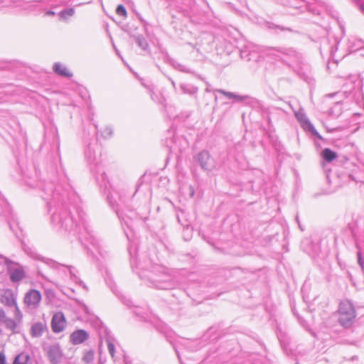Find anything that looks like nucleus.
Here are the masks:
<instances>
[{
    "label": "nucleus",
    "instance_id": "obj_6",
    "mask_svg": "<svg viewBox=\"0 0 364 364\" xmlns=\"http://www.w3.org/2000/svg\"><path fill=\"white\" fill-rule=\"evenodd\" d=\"M196 160L203 170L211 171L215 167L214 160L211 158L208 151L203 150L200 151L197 155Z\"/></svg>",
    "mask_w": 364,
    "mask_h": 364
},
{
    "label": "nucleus",
    "instance_id": "obj_7",
    "mask_svg": "<svg viewBox=\"0 0 364 364\" xmlns=\"http://www.w3.org/2000/svg\"><path fill=\"white\" fill-rule=\"evenodd\" d=\"M67 321L63 312L54 314L51 320V328L54 333L62 332L66 327Z\"/></svg>",
    "mask_w": 364,
    "mask_h": 364
},
{
    "label": "nucleus",
    "instance_id": "obj_28",
    "mask_svg": "<svg viewBox=\"0 0 364 364\" xmlns=\"http://www.w3.org/2000/svg\"><path fill=\"white\" fill-rule=\"evenodd\" d=\"M67 267L69 269V272H70V274L71 279L77 282V280H78V278H77V277L75 274V268L73 267H72V266H68Z\"/></svg>",
    "mask_w": 364,
    "mask_h": 364
},
{
    "label": "nucleus",
    "instance_id": "obj_32",
    "mask_svg": "<svg viewBox=\"0 0 364 364\" xmlns=\"http://www.w3.org/2000/svg\"><path fill=\"white\" fill-rule=\"evenodd\" d=\"M83 215L84 214H81V213H79V220L81 221L82 224L84 225V218H83Z\"/></svg>",
    "mask_w": 364,
    "mask_h": 364
},
{
    "label": "nucleus",
    "instance_id": "obj_40",
    "mask_svg": "<svg viewBox=\"0 0 364 364\" xmlns=\"http://www.w3.org/2000/svg\"><path fill=\"white\" fill-rule=\"evenodd\" d=\"M171 83H172V85H173V87H175V82H174V81L171 80Z\"/></svg>",
    "mask_w": 364,
    "mask_h": 364
},
{
    "label": "nucleus",
    "instance_id": "obj_17",
    "mask_svg": "<svg viewBox=\"0 0 364 364\" xmlns=\"http://www.w3.org/2000/svg\"><path fill=\"white\" fill-rule=\"evenodd\" d=\"M137 46L144 50L149 48V44L142 35H134L132 36Z\"/></svg>",
    "mask_w": 364,
    "mask_h": 364
},
{
    "label": "nucleus",
    "instance_id": "obj_26",
    "mask_svg": "<svg viewBox=\"0 0 364 364\" xmlns=\"http://www.w3.org/2000/svg\"><path fill=\"white\" fill-rule=\"evenodd\" d=\"M107 344V348L109 354L112 357H114V353H115V347L114 345L112 343V342L109 339L106 340Z\"/></svg>",
    "mask_w": 364,
    "mask_h": 364
},
{
    "label": "nucleus",
    "instance_id": "obj_30",
    "mask_svg": "<svg viewBox=\"0 0 364 364\" xmlns=\"http://www.w3.org/2000/svg\"><path fill=\"white\" fill-rule=\"evenodd\" d=\"M0 364H7L4 352H0Z\"/></svg>",
    "mask_w": 364,
    "mask_h": 364
},
{
    "label": "nucleus",
    "instance_id": "obj_9",
    "mask_svg": "<svg viewBox=\"0 0 364 364\" xmlns=\"http://www.w3.org/2000/svg\"><path fill=\"white\" fill-rule=\"evenodd\" d=\"M0 302L8 307H14L17 304L16 296L11 289H6L1 294Z\"/></svg>",
    "mask_w": 364,
    "mask_h": 364
},
{
    "label": "nucleus",
    "instance_id": "obj_1",
    "mask_svg": "<svg viewBox=\"0 0 364 364\" xmlns=\"http://www.w3.org/2000/svg\"><path fill=\"white\" fill-rule=\"evenodd\" d=\"M338 322L344 328H350L356 317V311L353 304L345 300L341 301L338 308Z\"/></svg>",
    "mask_w": 364,
    "mask_h": 364
},
{
    "label": "nucleus",
    "instance_id": "obj_41",
    "mask_svg": "<svg viewBox=\"0 0 364 364\" xmlns=\"http://www.w3.org/2000/svg\"><path fill=\"white\" fill-rule=\"evenodd\" d=\"M296 219L297 222L299 223L298 216L296 217Z\"/></svg>",
    "mask_w": 364,
    "mask_h": 364
},
{
    "label": "nucleus",
    "instance_id": "obj_18",
    "mask_svg": "<svg viewBox=\"0 0 364 364\" xmlns=\"http://www.w3.org/2000/svg\"><path fill=\"white\" fill-rule=\"evenodd\" d=\"M321 156L327 162H331L337 157L336 153L328 148H326L322 151Z\"/></svg>",
    "mask_w": 364,
    "mask_h": 364
},
{
    "label": "nucleus",
    "instance_id": "obj_36",
    "mask_svg": "<svg viewBox=\"0 0 364 364\" xmlns=\"http://www.w3.org/2000/svg\"><path fill=\"white\" fill-rule=\"evenodd\" d=\"M290 6L292 7H295V8H299V7L301 6V5L294 4H291Z\"/></svg>",
    "mask_w": 364,
    "mask_h": 364
},
{
    "label": "nucleus",
    "instance_id": "obj_5",
    "mask_svg": "<svg viewBox=\"0 0 364 364\" xmlns=\"http://www.w3.org/2000/svg\"><path fill=\"white\" fill-rule=\"evenodd\" d=\"M41 300V294L39 291L36 289H31L25 294L23 302L25 305L31 309H36Z\"/></svg>",
    "mask_w": 364,
    "mask_h": 364
},
{
    "label": "nucleus",
    "instance_id": "obj_27",
    "mask_svg": "<svg viewBox=\"0 0 364 364\" xmlns=\"http://www.w3.org/2000/svg\"><path fill=\"white\" fill-rule=\"evenodd\" d=\"M85 156L90 163H92L95 160V156L92 155L91 148L90 146L85 151Z\"/></svg>",
    "mask_w": 364,
    "mask_h": 364
},
{
    "label": "nucleus",
    "instance_id": "obj_38",
    "mask_svg": "<svg viewBox=\"0 0 364 364\" xmlns=\"http://www.w3.org/2000/svg\"><path fill=\"white\" fill-rule=\"evenodd\" d=\"M95 126V132L97 133L98 132V126L97 124H94Z\"/></svg>",
    "mask_w": 364,
    "mask_h": 364
},
{
    "label": "nucleus",
    "instance_id": "obj_11",
    "mask_svg": "<svg viewBox=\"0 0 364 364\" xmlns=\"http://www.w3.org/2000/svg\"><path fill=\"white\" fill-rule=\"evenodd\" d=\"M89 333L82 329L77 330L70 334V340L73 345L81 344L89 338Z\"/></svg>",
    "mask_w": 364,
    "mask_h": 364
},
{
    "label": "nucleus",
    "instance_id": "obj_10",
    "mask_svg": "<svg viewBox=\"0 0 364 364\" xmlns=\"http://www.w3.org/2000/svg\"><path fill=\"white\" fill-rule=\"evenodd\" d=\"M62 351L59 345H53L49 346L48 350V356L52 364H58L62 358Z\"/></svg>",
    "mask_w": 364,
    "mask_h": 364
},
{
    "label": "nucleus",
    "instance_id": "obj_2",
    "mask_svg": "<svg viewBox=\"0 0 364 364\" xmlns=\"http://www.w3.org/2000/svg\"><path fill=\"white\" fill-rule=\"evenodd\" d=\"M0 257L4 259V264L6 266L7 273L12 283L18 284L26 277L27 267L26 266L7 257Z\"/></svg>",
    "mask_w": 364,
    "mask_h": 364
},
{
    "label": "nucleus",
    "instance_id": "obj_22",
    "mask_svg": "<svg viewBox=\"0 0 364 364\" xmlns=\"http://www.w3.org/2000/svg\"><path fill=\"white\" fill-rule=\"evenodd\" d=\"M94 355H95L94 351L92 350L85 352L82 357L83 362L85 363H92L94 360Z\"/></svg>",
    "mask_w": 364,
    "mask_h": 364
},
{
    "label": "nucleus",
    "instance_id": "obj_8",
    "mask_svg": "<svg viewBox=\"0 0 364 364\" xmlns=\"http://www.w3.org/2000/svg\"><path fill=\"white\" fill-rule=\"evenodd\" d=\"M52 221L53 223L58 221L60 227L65 228L66 230H73L74 224L75 226L80 225V221L77 222L75 218H73V217H68L63 219L60 215L57 214L52 216Z\"/></svg>",
    "mask_w": 364,
    "mask_h": 364
},
{
    "label": "nucleus",
    "instance_id": "obj_21",
    "mask_svg": "<svg viewBox=\"0 0 364 364\" xmlns=\"http://www.w3.org/2000/svg\"><path fill=\"white\" fill-rule=\"evenodd\" d=\"M30 256L35 259H37V260H41L43 262H45L48 264H55V265H61L63 266V264H55L54 262L48 259H46L44 257H43L42 256L38 255L37 253H35V252H31L30 254Z\"/></svg>",
    "mask_w": 364,
    "mask_h": 364
},
{
    "label": "nucleus",
    "instance_id": "obj_16",
    "mask_svg": "<svg viewBox=\"0 0 364 364\" xmlns=\"http://www.w3.org/2000/svg\"><path fill=\"white\" fill-rule=\"evenodd\" d=\"M31 358L26 353H21L14 358L13 364H31Z\"/></svg>",
    "mask_w": 364,
    "mask_h": 364
},
{
    "label": "nucleus",
    "instance_id": "obj_31",
    "mask_svg": "<svg viewBox=\"0 0 364 364\" xmlns=\"http://www.w3.org/2000/svg\"><path fill=\"white\" fill-rule=\"evenodd\" d=\"M358 263L363 267V262H362V259H361L360 252H358Z\"/></svg>",
    "mask_w": 364,
    "mask_h": 364
},
{
    "label": "nucleus",
    "instance_id": "obj_4",
    "mask_svg": "<svg viewBox=\"0 0 364 364\" xmlns=\"http://www.w3.org/2000/svg\"><path fill=\"white\" fill-rule=\"evenodd\" d=\"M151 282L156 288L159 289H169L175 287V283L168 274L161 276H152L150 277Z\"/></svg>",
    "mask_w": 364,
    "mask_h": 364
},
{
    "label": "nucleus",
    "instance_id": "obj_19",
    "mask_svg": "<svg viewBox=\"0 0 364 364\" xmlns=\"http://www.w3.org/2000/svg\"><path fill=\"white\" fill-rule=\"evenodd\" d=\"M1 323H4L8 329L15 331V329L17 327L18 322L15 319H12L7 317Z\"/></svg>",
    "mask_w": 364,
    "mask_h": 364
},
{
    "label": "nucleus",
    "instance_id": "obj_23",
    "mask_svg": "<svg viewBox=\"0 0 364 364\" xmlns=\"http://www.w3.org/2000/svg\"><path fill=\"white\" fill-rule=\"evenodd\" d=\"M14 317H15V320L19 323L22 320V317H23V315H22V313L21 311V310L19 309L18 306V304H16V306H14Z\"/></svg>",
    "mask_w": 364,
    "mask_h": 364
},
{
    "label": "nucleus",
    "instance_id": "obj_15",
    "mask_svg": "<svg viewBox=\"0 0 364 364\" xmlns=\"http://www.w3.org/2000/svg\"><path fill=\"white\" fill-rule=\"evenodd\" d=\"M217 92L221 93L229 99L234 100L235 102H242L247 98V96L237 95L233 92H227L222 89L215 90Z\"/></svg>",
    "mask_w": 364,
    "mask_h": 364
},
{
    "label": "nucleus",
    "instance_id": "obj_39",
    "mask_svg": "<svg viewBox=\"0 0 364 364\" xmlns=\"http://www.w3.org/2000/svg\"><path fill=\"white\" fill-rule=\"evenodd\" d=\"M178 69L181 70H183V66L178 65Z\"/></svg>",
    "mask_w": 364,
    "mask_h": 364
},
{
    "label": "nucleus",
    "instance_id": "obj_34",
    "mask_svg": "<svg viewBox=\"0 0 364 364\" xmlns=\"http://www.w3.org/2000/svg\"><path fill=\"white\" fill-rule=\"evenodd\" d=\"M46 15L54 16L55 15V12L53 11H48L46 12Z\"/></svg>",
    "mask_w": 364,
    "mask_h": 364
},
{
    "label": "nucleus",
    "instance_id": "obj_35",
    "mask_svg": "<svg viewBox=\"0 0 364 364\" xmlns=\"http://www.w3.org/2000/svg\"><path fill=\"white\" fill-rule=\"evenodd\" d=\"M26 183H27L28 186H31L32 188H34V187L38 186L37 184L36 185V184H32V183H28L27 181H26Z\"/></svg>",
    "mask_w": 364,
    "mask_h": 364
},
{
    "label": "nucleus",
    "instance_id": "obj_12",
    "mask_svg": "<svg viewBox=\"0 0 364 364\" xmlns=\"http://www.w3.org/2000/svg\"><path fill=\"white\" fill-rule=\"evenodd\" d=\"M297 119L301 122V125L304 129L308 130L314 135H317L318 133L315 129L314 125L310 122L309 119L303 114H296Z\"/></svg>",
    "mask_w": 364,
    "mask_h": 364
},
{
    "label": "nucleus",
    "instance_id": "obj_29",
    "mask_svg": "<svg viewBox=\"0 0 364 364\" xmlns=\"http://www.w3.org/2000/svg\"><path fill=\"white\" fill-rule=\"evenodd\" d=\"M7 318L5 311L0 308V322L1 323L4 320Z\"/></svg>",
    "mask_w": 364,
    "mask_h": 364
},
{
    "label": "nucleus",
    "instance_id": "obj_25",
    "mask_svg": "<svg viewBox=\"0 0 364 364\" xmlns=\"http://www.w3.org/2000/svg\"><path fill=\"white\" fill-rule=\"evenodd\" d=\"M116 13L117 15L124 17V18L127 17V15L126 9L122 4L117 6V7L116 9Z\"/></svg>",
    "mask_w": 364,
    "mask_h": 364
},
{
    "label": "nucleus",
    "instance_id": "obj_33",
    "mask_svg": "<svg viewBox=\"0 0 364 364\" xmlns=\"http://www.w3.org/2000/svg\"><path fill=\"white\" fill-rule=\"evenodd\" d=\"M358 6H359V8H360V11H361L363 12V14H364V5H363V4H361V3H360V4H358Z\"/></svg>",
    "mask_w": 364,
    "mask_h": 364
},
{
    "label": "nucleus",
    "instance_id": "obj_13",
    "mask_svg": "<svg viewBox=\"0 0 364 364\" xmlns=\"http://www.w3.org/2000/svg\"><path fill=\"white\" fill-rule=\"evenodd\" d=\"M46 330L47 326L46 323L37 322L31 326V335L33 337H40Z\"/></svg>",
    "mask_w": 364,
    "mask_h": 364
},
{
    "label": "nucleus",
    "instance_id": "obj_3",
    "mask_svg": "<svg viewBox=\"0 0 364 364\" xmlns=\"http://www.w3.org/2000/svg\"><path fill=\"white\" fill-rule=\"evenodd\" d=\"M267 55L272 56L276 59L287 61L289 58L296 60L298 53L291 48H270L267 50Z\"/></svg>",
    "mask_w": 364,
    "mask_h": 364
},
{
    "label": "nucleus",
    "instance_id": "obj_20",
    "mask_svg": "<svg viewBox=\"0 0 364 364\" xmlns=\"http://www.w3.org/2000/svg\"><path fill=\"white\" fill-rule=\"evenodd\" d=\"M75 14V10L73 8L67 9L61 11L59 13L60 19L67 20L68 17L73 16Z\"/></svg>",
    "mask_w": 364,
    "mask_h": 364
},
{
    "label": "nucleus",
    "instance_id": "obj_24",
    "mask_svg": "<svg viewBox=\"0 0 364 364\" xmlns=\"http://www.w3.org/2000/svg\"><path fill=\"white\" fill-rule=\"evenodd\" d=\"M113 133V129L110 127H106L102 132L101 135L103 138L111 137Z\"/></svg>",
    "mask_w": 364,
    "mask_h": 364
},
{
    "label": "nucleus",
    "instance_id": "obj_14",
    "mask_svg": "<svg viewBox=\"0 0 364 364\" xmlns=\"http://www.w3.org/2000/svg\"><path fill=\"white\" fill-rule=\"evenodd\" d=\"M53 69L56 74L60 76L71 77L73 75L72 73H70L67 69V68L60 63H55L53 65Z\"/></svg>",
    "mask_w": 364,
    "mask_h": 364
},
{
    "label": "nucleus",
    "instance_id": "obj_37",
    "mask_svg": "<svg viewBox=\"0 0 364 364\" xmlns=\"http://www.w3.org/2000/svg\"><path fill=\"white\" fill-rule=\"evenodd\" d=\"M181 90H183V92H186V88H185V85H181Z\"/></svg>",
    "mask_w": 364,
    "mask_h": 364
}]
</instances>
